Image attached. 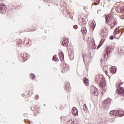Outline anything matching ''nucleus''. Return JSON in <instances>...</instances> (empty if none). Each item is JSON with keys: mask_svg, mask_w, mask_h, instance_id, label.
<instances>
[{"mask_svg": "<svg viewBox=\"0 0 124 124\" xmlns=\"http://www.w3.org/2000/svg\"><path fill=\"white\" fill-rule=\"evenodd\" d=\"M95 81L97 84H99L101 90L104 91V92H102V93H105V91H106V89H105L106 87V82H105V79L103 77V76L100 75L96 76Z\"/></svg>", "mask_w": 124, "mask_h": 124, "instance_id": "f257e3e1", "label": "nucleus"}, {"mask_svg": "<svg viewBox=\"0 0 124 124\" xmlns=\"http://www.w3.org/2000/svg\"><path fill=\"white\" fill-rule=\"evenodd\" d=\"M106 23L110 26L111 29L114 28L116 25L118 24V22L117 21V18L113 17L112 15H108L106 17Z\"/></svg>", "mask_w": 124, "mask_h": 124, "instance_id": "f03ea898", "label": "nucleus"}, {"mask_svg": "<svg viewBox=\"0 0 124 124\" xmlns=\"http://www.w3.org/2000/svg\"><path fill=\"white\" fill-rule=\"evenodd\" d=\"M101 40L100 41V44L98 46L97 49H99L100 47H101V46L103 43H104V41H105L106 39V37H107V33L106 32H102L101 33Z\"/></svg>", "mask_w": 124, "mask_h": 124, "instance_id": "7ed1b4c3", "label": "nucleus"}, {"mask_svg": "<svg viewBox=\"0 0 124 124\" xmlns=\"http://www.w3.org/2000/svg\"><path fill=\"white\" fill-rule=\"evenodd\" d=\"M40 108L37 106H34L31 107V111H33L34 112V116L35 117H36V116L38 115V113H39Z\"/></svg>", "mask_w": 124, "mask_h": 124, "instance_id": "20e7f679", "label": "nucleus"}, {"mask_svg": "<svg viewBox=\"0 0 124 124\" xmlns=\"http://www.w3.org/2000/svg\"><path fill=\"white\" fill-rule=\"evenodd\" d=\"M116 72H117V70L116 69V68H115L114 67H112L110 68V73H108V72H107V70H106V71H105V72L106 75L108 76V77L112 76V74H115V73Z\"/></svg>", "mask_w": 124, "mask_h": 124, "instance_id": "39448f33", "label": "nucleus"}, {"mask_svg": "<svg viewBox=\"0 0 124 124\" xmlns=\"http://www.w3.org/2000/svg\"><path fill=\"white\" fill-rule=\"evenodd\" d=\"M6 6L4 4H0V13L1 14H5L6 13Z\"/></svg>", "mask_w": 124, "mask_h": 124, "instance_id": "423d86ee", "label": "nucleus"}, {"mask_svg": "<svg viewBox=\"0 0 124 124\" xmlns=\"http://www.w3.org/2000/svg\"><path fill=\"white\" fill-rule=\"evenodd\" d=\"M121 35H122V34L120 33V29L118 28L115 29L114 31V36L115 37L119 39L121 37Z\"/></svg>", "mask_w": 124, "mask_h": 124, "instance_id": "0eeeda50", "label": "nucleus"}, {"mask_svg": "<svg viewBox=\"0 0 124 124\" xmlns=\"http://www.w3.org/2000/svg\"><path fill=\"white\" fill-rule=\"evenodd\" d=\"M68 69H69V66L66 63H63L61 72L62 73H65L66 71H68Z\"/></svg>", "mask_w": 124, "mask_h": 124, "instance_id": "6e6552de", "label": "nucleus"}, {"mask_svg": "<svg viewBox=\"0 0 124 124\" xmlns=\"http://www.w3.org/2000/svg\"><path fill=\"white\" fill-rule=\"evenodd\" d=\"M116 92L118 94H122V95H124V91L123 88L119 87L116 90Z\"/></svg>", "mask_w": 124, "mask_h": 124, "instance_id": "1a4fd4ad", "label": "nucleus"}, {"mask_svg": "<svg viewBox=\"0 0 124 124\" xmlns=\"http://www.w3.org/2000/svg\"><path fill=\"white\" fill-rule=\"evenodd\" d=\"M72 113L73 116H78V109L75 107H74L72 109Z\"/></svg>", "mask_w": 124, "mask_h": 124, "instance_id": "9d476101", "label": "nucleus"}, {"mask_svg": "<svg viewBox=\"0 0 124 124\" xmlns=\"http://www.w3.org/2000/svg\"><path fill=\"white\" fill-rule=\"evenodd\" d=\"M65 89L67 92L71 91V88L70 87V83L68 82H66L65 84Z\"/></svg>", "mask_w": 124, "mask_h": 124, "instance_id": "9b49d317", "label": "nucleus"}, {"mask_svg": "<svg viewBox=\"0 0 124 124\" xmlns=\"http://www.w3.org/2000/svg\"><path fill=\"white\" fill-rule=\"evenodd\" d=\"M20 58H23L24 60H28V58H29V54L27 53H23V54H20L19 55Z\"/></svg>", "mask_w": 124, "mask_h": 124, "instance_id": "f8f14e48", "label": "nucleus"}, {"mask_svg": "<svg viewBox=\"0 0 124 124\" xmlns=\"http://www.w3.org/2000/svg\"><path fill=\"white\" fill-rule=\"evenodd\" d=\"M69 42V41H68V39L66 38H63V41L62 42V45L63 46H66L67 45H68V43Z\"/></svg>", "mask_w": 124, "mask_h": 124, "instance_id": "ddd939ff", "label": "nucleus"}, {"mask_svg": "<svg viewBox=\"0 0 124 124\" xmlns=\"http://www.w3.org/2000/svg\"><path fill=\"white\" fill-rule=\"evenodd\" d=\"M92 93L94 94V95H96L97 96L98 94H99V91H98V89L95 87H93V91L92 92Z\"/></svg>", "mask_w": 124, "mask_h": 124, "instance_id": "4468645a", "label": "nucleus"}, {"mask_svg": "<svg viewBox=\"0 0 124 124\" xmlns=\"http://www.w3.org/2000/svg\"><path fill=\"white\" fill-rule=\"evenodd\" d=\"M107 54L109 56L111 53H112V47L111 46H108L107 47Z\"/></svg>", "mask_w": 124, "mask_h": 124, "instance_id": "2eb2a0df", "label": "nucleus"}, {"mask_svg": "<svg viewBox=\"0 0 124 124\" xmlns=\"http://www.w3.org/2000/svg\"><path fill=\"white\" fill-rule=\"evenodd\" d=\"M59 58L62 62L64 60V55H63V52L62 51H60L59 52Z\"/></svg>", "mask_w": 124, "mask_h": 124, "instance_id": "dca6fc26", "label": "nucleus"}, {"mask_svg": "<svg viewBox=\"0 0 124 124\" xmlns=\"http://www.w3.org/2000/svg\"><path fill=\"white\" fill-rule=\"evenodd\" d=\"M117 116H118V117H123V116H124V110L122 109L118 110Z\"/></svg>", "mask_w": 124, "mask_h": 124, "instance_id": "f3484780", "label": "nucleus"}, {"mask_svg": "<svg viewBox=\"0 0 124 124\" xmlns=\"http://www.w3.org/2000/svg\"><path fill=\"white\" fill-rule=\"evenodd\" d=\"M83 82L85 85H86V86H87V87H89V80L88 79V78H84Z\"/></svg>", "mask_w": 124, "mask_h": 124, "instance_id": "a211bd4d", "label": "nucleus"}, {"mask_svg": "<svg viewBox=\"0 0 124 124\" xmlns=\"http://www.w3.org/2000/svg\"><path fill=\"white\" fill-rule=\"evenodd\" d=\"M110 113L112 116H118V110H112Z\"/></svg>", "mask_w": 124, "mask_h": 124, "instance_id": "6ab92c4d", "label": "nucleus"}, {"mask_svg": "<svg viewBox=\"0 0 124 124\" xmlns=\"http://www.w3.org/2000/svg\"><path fill=\"white\" fill-rule=\"evenodd\" d=\"M81 32L83 34H86V33H87V29H86V27H83L81 29Z\"/></svg>", "mask_w": 124, "mask_h": 124, "instance_id": "aec40b11", "label": "nucleus"}, {"mask_svg": "<svg viewBox=\"0 0 124 124\" xmlns=\"http://www.w3.org/2000/svg\"><path fill=\"white\" fill-rule=\"evenodd\" d=\"M119 13H124V9L122 8H118L117 9Z\"/></svg>", "mask_w": 124, "mask_h": 124, "instance_id": "412c9836", "label": "nucleus"}, {"mask_svg": "<svg viewBox=\"0 0 124 124\" xmlns=\"http://www.w3.org/2000/svg\"><path fill=\"white\" fill-rule=\"evenodd\" d=\"M119 54H121V55H124V51L122 48H119L118 50Z\"/></svg>", "mask_w": 124, "mask_h": 124, "instance_id": "4be33fe9", "label": "nucleus"}, {"mask_svg": "<svg viewBox=\"0 0 124 124\" xmlns=\"http://www.w3.org/2000/svg\"><path fill=\"white\" fill-rule=\"evenodd\" d=\"M35 31V28L33 27V26L31 27V28L29 30V31Z\"/></svg>", "mask_w": 124, "mask_h": 124, "instance_id": "5701e85b", "label": "nucleus"}, {"mask_svg": "<svg viewBox=\"0 0 124 124\" xmlns=\"http://www.w3.org/2000/svg\"><path fill=\"white\" fill-rule=\"evenodd\" d=\"M53 61H55V62H59V59L57 58V56L56 55H54L53 57Z\"/></svg>", "mask_w": 124, "mask_h": 124, "instance_id": "b1692460", "label": "nucleus"}, {"mask_svg": "<svg viewBox=\"0 0 124 124\" xmlns=\"http://www.w3.org/2000/svg\"><path fill=\"white\" fill-rule=\"evenodd\" d=\"M90 26L92 28H93V29H94V28H95V24L93 22L91 23Z\"/></svg>", "mask_w": 124, "mask_h": 124, "instance_id": "393cba45", "label": "nucleus"}, {"mask_svg": "<svg viewBox=\"0 0 124 124\" xmlns=\"http://www.w3.org/2000/svg\"><path fill=\"white\" fill-rule=\"evenodd\" d=\"M91 41L93 44H94V38H93V37L91 38Z\"/></svg>", "mask_w": 124, "mask_h": 124, "instance_id": "a878e982", "label": "nucleus"}, {"mask_svg": "<svg viewBox=\"0 0 124 124\" xmlns=\"http://www.w3.org/2000/svg\"><path fill=\"white\" fill-rule=\"evenodd\" d=\"M73 124V121L72 120H70L67 121V124Z\"/></svg>", "mask_w": 124, "mask_h": 124, "instance_id": "bb28decb", "label": "nucleus"}, {"mask_svg": "<svg viewBox=\"0 0 124 124\" xmlns=\"http://www.w3.org/2000/svg\"><path fill=\"white\" fill-rule=\"evenodd\" d=\"M30 76H31V79H34V78H35V76H34L33 75V74H31Z\"/></svg>", "mask_w": 124, "mask_h": 124, "instance_id": "cd10ccee", "label": "nucleus"}, {"mask_svg": "<svg viewBox=\"0 0 124 124\" xmlns=\"http://www.w3.org/2000/svg\"><path fill=\"white\" fill-rule=\"evenodd\" d=\"M121 19H122L123 20H124V14H123L122 15H120V16Z\"/></svg>", "mask_w": 124, "mask_h": 124, "instance_id": "c85d7f7f", "label": "nucleus"}, {"mask_svg": "<svg viewBox=\"0 0 124 124\" xmlns=\"http://www.w3.org/2000/svg\"><path fill=\"white\" fill-rule=\"evenodd\" d=\"M122 85H123V82H120L117 84L118 87H120V86H122Z\"/></svg>", "mask_w": 124, "mask_h": 124, "instance_id": "c756f323", "label": "nucleus"}, {"mask_svg": "<svg viewBox=\"0 0 124 124\" xmlns=\"http://www.w3.org/2000/svg\"><path fill=\"white\" fill-rule=\"evenodd\" d=\"M17 43L18 44H22V43H23V42L21 40H19L17 41Z\"/></svg>", "mask_w": 124, "mask_h": 124, "instance_id": "7c9ffc66", "label": "nucleus"}, {"mask_svg": "<svg viewBox=\"0 0 124 124\" xmlns=\"http://www.w3.org/2000/svg\"><path fill=\"white\" fill-rule=\"evenodd\" d=\"M24 122L25 123V124H30L31 123H30L29 121H28V120H24Z\"/></svg>", "mask_w": 124, "mask_h": 124, "instance_id": "2f4dec72", "label": "nucleus"}, {"mask_svg": "<svg viewBox=\"0 0 124 124\" xmlns=\"http://www.w3.org/2000/svg\"><path fill=\"white\" fill-rule=\"evenodd\" d=\"M73 28H74V29H75V30H77L78 29V26L74 25Z\"/></svg>", "mask_w": 124, "mask_h": 124, "instance_id": "473e14b6", "label": "nucleus"}, {"mask_svg": "<svg viewBox=\"0 0 124 124\" xmlns=\"http://www.w3.org/2000/svg\"><path fill=\"white\" fill-rule=\"evenodd\" d=\"M109 39H110V40H112L114 39V36H111L109 37Z\"/></svg>", "mask_w": 124, "mask_h": 124, "instance_id": "72a5a7b5", "label": "nucleus"}, {"mask_svg": "<svg viewBox=\"0 0 124 124\" xmlns=\"http://www.w3.org/2000/svg\"><path fill=\"white\" fill-rule=\"evenodd\" d=\"M24 115L25 116H28V114H27V113H25V114H24Z\"/></svg>", "mask_w": 124, "mask_h": 124, "instance_id": "f704fd0d", "label": "nucleus"}, {"mask_svg": "<svg viewBox=\"0 0 124 124\" xmlns=\"http://www.w3.org/2000/svg\"><path fill=\"white\" fill-rule=\"evenodd\" d=\"M22 96H25V94H22Z\"/></svg>", "mask_w": 124, "mask_h": 124, "instance_id": "c9c22d12", "label": "nucleus"}, {"mask_svg": "<svg viewBox=\"0 0 124 124\" xmlns=\"http://www.w3.org/2000/svg\"><path fill=\"white\" fill-rule=\"evenodd\" d=\"M97 2H99V1H100V0H97Z\"/></svg>", "mask_w": 124, "mask_h": 124, "instance_id": "e433bc0d", "label": "nucleus"}, {"mask_svg": "<svg viewBox=\"0 0 124 124\" xmlns=\"http://www.w3.org/2000/svg\"><path fill=\"white\" fill-rule=\"evenodd\" d=\"M105 69H108V67H105Z\"/></svg>", "mask_w": 124, "mask_h": 124, "instance_id": "4c0bfd02", "label": "nucleus"}, {"mask_svg": "<svg viewBox=\"0 0 124 124\" xmlns=\"http://www.w3.org/2000/svg\"><path fill=\"white\" fill-rule=\"evenodd\" d=\"M19 6H21V4H19Z\"/></svg>", "mask_w": 124, "mask_h": 124, "instance_id": "58836bf2", "label": "nucleus"}, {"mask_svg": "<svg viewBox=\"0 0 124 124\" xmlns=\"http://www.w3.org/2000/svg\"><path fill=\"white\" fill-rule=\"evenodd\" d=\"M28 44H30V42H28Z\"/></svg>", "mask_w": 124, "mask_h": 124, "instance_id": "ea45409f", "label": "nucleus"}, {"mask_svg": "<svg viewBox=\"0 0 124 124\" xmlns=\"http://www.w3.org/2000/svg\"><path fill=\"white\" fill-rule=\"evenodd\" d=\"M29 41V42H31V41Z\"/></svg>", "mask_w": 124, "mask_h": 124, "instance_id": "a19ab883", "label": "nucleus"}]
</instances>
